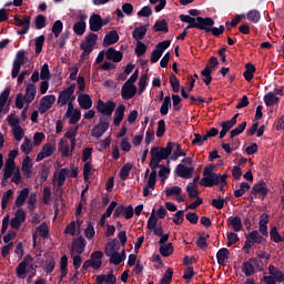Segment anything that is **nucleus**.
<instances>
[{
    "instance_id": "obj_15",
    "label": "nucleus",
    "mask_w": 284,
    "mask_h": 284,
    "mask_svg": "<svg viewBox=\"0 0 284 284\" xmlns=\"http://www.w3.org/2000/svg\"><path fill=\"white\" fill-rule=\"evenodd\" d=\"M37 97V85L34 83H29L26 87V94L23 97L24 103H32Z\"/></svg>"
},
{
    "instance_id": "obj_23",
    "label": "nucleus",
    "mask_w": 284,
    "mask_h": 284,
    "mask_svg": "<svg viewBox=\"0 0 284 284\" xmlns=\"http://www.w3.org/2000/svg\"><path fill=\"white\" fill-rule=\"evenodd\" d=\"M125 116V104H120L114 112V120L113 123L115 126L121 125V122L123 121Z\"/></svg>"
},
{
    "instance_id": "obj_54",
    "label": "nucleus",
    "mask_w": 284,
    "mask_h": 284,
    "mask_svg": "<svg viewBox=\"0 0 284 284\" xmlns=\"http://www.w3.org/2000/svg\"><path fill=\"white\" fill-rule=\"evenodd\" d=\"M201 74L204 77L203 81L205 85H210V83H212V69L210 67H205Z\"/></svg>"
},
{
    "instance_id": "obj_64",
    "label": "nucleus",
    "mask_w": 284,
    "mask_h": 284,
    "mask_svg": "<svg viewBox=\"0 0 284 284\" xmlns=\"http://www.w3.org/2000/svg\"><path fill=\"white\" fill-rule=\"evenodd\" d=\"M12 133H13L16 141H21V139H23V136L26 134L23 132V128H21V125L14 126Z\"/></svg>"
},
{
    "instance_id": "obj_56",
    "label": "nucleus",
    "mask_w": 284,
    "mask_h": 284,
    "mask_svg": "<svg viewBox=\"0 0 284 284\" xmlns=\"http://www.w3.org/2000/svg\"><path fill=\"white\" fill-rule=\"evenodd\" d=\"M172 276H174V271L172 268H168L161 278V284H171L172 283Z\"/></svg>"
},
{
    "instance_id": "obj_18",
    "label": "nucleus",
    "mask_w": 284,
    "mask_h": 284,
    "mask_svg": "<svg viewBox=\"0 0 284 284\" xmlns=\"http://www.w3.org/2000/svg\"><path fill=\"white\" fill-rule=\"evenodd\" d=\"M105 55L106 60L113 61V63H121V61H123V53L121 51H116L114 48H109Z\"/></svg>"
},
{
    "instance_id": "obj_45",
    "label": "nucleus",
    "mask_w": 284,
    "mask_h": 284,
    "mask_svg": "<svg viewBox=\"0 0 284 284\" xmlns=\"http://www.w3.org/2000/svg\"><path fill=\"white\" fill-rule=\"evenodd\" d=\"M48 19L43 14H38L34 19L36 30H43L47 26Z\"/></svg>"
},
{
    "instance_id": "obj_26",
    "label": "nucleus",
    "mask_w": 284,
    "mask_h": 284,
    "mask_svg": "<svg viewBox=\"0 0 284 284\" xmlns=\"http://www.w3.org/2000/svg\"><path fill=\"white\" fill-rule=\"evenodd\" d=\"M121 250V245L119 244V240L113 239L111 242L106 243L104 254L108 256L109 254H116Z\"/></svg>"
},
{
    "instance_id": "obj_24",
    "label": "nucleus",
    "mask_w": 284,
    "mask_h": 284,
    "mask_svg": "<svg viewBox=\"0 0 284 284\" xmlns=\"http://www.w3.org/2000/svg\"><path fill=\"white\" fill-rule=\"evenodd\" d=\"M30 255H27L24 260L17 266L16 272L18 278H26V274H28V260Z\"/></svg>"
},
{
    "instance_id": "obj_28",
    "label": "nucleus",
    "mask_w": 284,
    "mask_h": 284,
    "mask_svg": "<svg viewBox=\"0 0 284 284\" xmlns=\"http://www.w3.org/2000/svg\"><path fill=\"white\" fill-rule=\"evenodd\" d=\"M78 103L82 110H90L92 108V98H90V94L79 95Z\"/></svg>"
},
{
    "instance_id": "obj_20",
    "label": "nucleus",
    "mask_w": 284,
    "mask_h": 284,
    "mask_svg": "<svg viewBox=\"0 0 284 284\" xmlns=\"http://www.w3.org/2000/svg\"><path fill=\"white\" fill-rule=\"evenodd\" d=\"M258 263L256 258H250L248 261L243 263L242 272L245 276H254V264Z\"/></svg>"
},
{
    "instance_id": "obj_25",
    "label": "nucleus",
    "mask_w": 284,
    "mask_h": 284,
    "mask_svg": "<svg viewBox=\"0 0 284 284\" xmlns=\"http://www.w3.org/2000/svg\"><path fill=\"white\" fill-rule=\"evenodd\" d=\"M268 276H273V278L275 281H277V283H283L284 282V273L283 271L278 270V267L274 266V265H270L268 266Z\"/></svg>"
},
{
    "instance_id": "obj_2",
    "label": "nucleus",
    "mask_w": 284,
    "mask_h": 284,
    "mask_svg": "<svg viewBox=\"0 0 284 284\" xmlns=\"http://www.w3.org/2000/svg\"><path fill=\"white\" fill-rule=\"evenodd\" d=\"M27 61H28V57H26V50H19L13 60V67L11 71L12 79H17L18 77V85H21V83L26 81V77L30 74L29 70H24L21 72V65H26ZM19 72L21 73L19 74Z\"/></svg>"
},
{
    "instance_id": "obj_9",
    "label": "nucleus",
    "mask_w": 284,
    "mask_h": 284,
    "mask_svg": "<svg viewBox=\"0 0 284 284\" xmlns=\"http://www.w3.org/2000/svg\"><path fill=\"white\" fill-rule=\"evenodd\" d=\"M77 19H78V22L73 24V32L78 37H83V34H85V28H87L85 20L88 19V14L81 13L78 16Z\"/></svg>"
},
{
    "instance_id": "obj_58",
    "label": "nucleus",
    "mask_w": 284,
    "mask_h": 284,
    "mask_svg": "<svg viewBox=\"0 0 284 284\" xmlns=\"http://www.w3.org/2000/svg\"><path fill=\"white\" fill-rule=\"evenodd\" d=\"M40 79L42 81H50V67L48 63H44L40 71Z\"/></svg>"
},
{
    "instance_id": "obj_34",
    "label": "nucleus",
    "mask_w": 284,
    "mask_h": 284,
    "mask_svg": "<svg viewBox=\"0 0 284 284\" xmlns=\"http://www.w3.org/2000/svg\"><path fill=\"white\" fill-rule=\"evenodd\" d=\"M254 72H256V67L252 63H246L245 71L243 72L244 79L248 82L252 81V79H254Z\"/></svg>"
},
{
    "instance_id": "obj_10",
    "label": "nucleus",
    "mask_w": 284,
    "mask_h": 284,
    "mask_svg": "<svg viewBox=\"0 0 284 284\" xmlns=\"http://www.w3.org/2000/svg\"><path fill=\"white\" fill-rule=\"evenodd\" d=\"M212 26H214V19L196 17L195 24L193 28H197V30H204L207 33L210 32V29L212 28Z\"/></svg>"
},
{
    "instance_id": "obj_59",
    "label": "nucleus",
    "mask_w": 284,
    "mask_h": 284,
    "mask_svg": "<svg viewBox=\"0 0 284 284\" xmlns=\"http://www.w3.org/2000/svg\"><path fill=\"white\" fill-rule=\"evenodd\" d=\"M184 216H185V211H183V210L178 211V212L174 214L173 223H174L175 225H182V223L185 221Z\"/></svg>"
},
{
    "instance_id": "obj_30",
    "label": "nucleus",
    "mask_w": 284,
    "mask_h": 284,
    "mask_svg": "<svg viewBox=\"0 0 284 284\" xmlns=\"http://www.w3.org/2000/svg\"><path fill=\"white\" fill-rule=\"evenodd\" d=\"M28 196H30V189L29 187L22 189L16 199L17 207H21L22 205H24Z\"/></svg>"
},
{
    "instance_id": "obj_22",
    "label": "nucleus",
    "mask_w": 284,
    "mask_h": 284,
    "mask_svg": "<svg viewBox=\"0 0 284 284\" xmlns=\"http://www.w3.org/2000/svg\"><path fill=\"white\" fill-rule=\"evenodd\" d=\"M217 263L222 266L227 265V261L230 260V250L226 247H222L216 253Z\"/></svg>"
},
{
    "instance_id": "obj_55",
    "label": "nucleus",
    "mask_w": 284,
    "mask_h": 284,
    "mask_svg": "<svg viewBox=\"0 0 284 284\" xmlns=\"http://www.w3.org/2000/svg\"><path fill=\"white\" fill-rule=\"evenodd\" d=\"M43 43H45V36H40L36 38V54H41L43 51Z\"/></svg>"
},
{
    "instance_id": "obj_5",
    "label": "nucleus",
    "mask_w": 284,
    "mask_h": 284,
    "mask_svg": "<svg viewBox=\"0 0 284 284\" xmlns=\"http://www.w3.org/2000/svg\"><path fill=\"white\" fill-rule=\"evenodd\" d=\"M13 21V23L18 28H21L20 30L17 31V34H28V32L30 31V16H23L22 18L20 16H14Z\"/></svg>"
},
{
    "instance_id": "obj_40",
    "label": "nucleus",
    "mask_w": 284,
    "mask_h": 284,
    "mask_svg": "<svg viewBox=\"0 0 284 284\" xmlns=\"http://www.w3.org/2000/svg\"><path fill=\"white\" fill-rule=\"evenodd\" d=\"M36 232L39 236H41V239H48L50 234V229L48 227V223L42 222L41 225H39L36 229Z\"/></svg>"
},
{
    "instance_id": "obj_49",
    "label": "nucleus",
    "mask_w": 284,
    "mask_h": 284,
    "mask_svg": "<svg viewBox=\"0 0 284 284\" xmlns=\"http://www.w3.org/2000/svg\"><path fill=\"white\" fill-rule=\"evenodd\" d=\"M180 21H182L183 23H189L186 27V30H191V28H194V24L196 22V18H193L191 16L187 14H181L180 16Z\"/></svg>"
},
{
    "instance_id": "obj_38",
    "label": "nucleus",
    "mask_w": 284,
    "mask_h": 284,
    "mask_svg": "<svg viewBox=\"0 0 284 284\" xmlns=\"http://www.w3.org/2000/svg\"><path fill=\"white\" fill-rule=\"evenodd\" d=\"M270 236L273 243H284V236L278 233V229L276 226L271 229Z\"/></svg>"
},
{
    "instance_id": "obj_8",
    "label": "nucleus",
    "mask_w": 284,
    "mask_h": 284,
    "mask_svg": "<svg viewBox=\"0 0 284 284\" xmlns=\"http://www.w3.org/2000/svg\"><path fill=\"white\" fill-rule=\"evenodd\" d=\"M251 194L253 196H256V194H260L262 199H265V196L270 194V190L267 187V183L265 182V180H260L258 183H255L251 190Z\"/></svg>"
},
{
    "instance_id": "obj_14",
    "label": "nucleus",
    "mask_w": 284,
    "mask_h": 284,
    "mask_svg": "<svg viewBox=\"0 0 284 284\" xmlns=\"http://www.w3.org/2000/svg\"><path fill=\"white\" fill-rule=\"evenodd\" d=\"M89 28L92 32H99L102 30L103 24L101 23V14L93 13L89 19Z\"/></svg>"
},
{
    "instance_id": "obj_3",
    "label": "nucleus",
    "mask_w": 284,
    "mask_h": 284,
    "mask_svg": "<svg viewBox=\"0 0 284 284\" xmlns=\"http://www.w3.org/2000/svg\"><path fill=\"white\" fill-rule=\"evenodd\" d=\"M110 130V119L101 115L99 123L93 126L91 130V136H94L95 139H101L105 132Z\"/></svg>"
},
{
    "instance_id": "obj_46",
    "label": "nucleus",
    "mask_w": 284,
    "mask_h": 284,
    "mask_svg": "<svg viewBox=\"0 0 284 284\" xmlns=\"http://www.w3.org/2000/svg\"><path fill=\"white\" fill-rule=\"evenodd\" d=\"M250 183L247 182H242L240 184V189L234 191V196L235 199H241V196H243V194H245V192H247V190H250Z\"/></svg>"
},
{
    "instance_id": "obj_33",
    "label": "nucleus",
    "mask_w": 284,
    "mask_h": 284,
    "mask_svg": "<svg viewBox=\"0 0 284 284\" xmlns=\"http://www.w3.org/2000/svg\"><path fill=\"white\" fill-rule=\"evenodd\" d=\"M154 32H170V27L168 26V21L165 20H158L153 26Z\"/></svg>"
},
{
    "instance_id": "obj_36",
    "label": "nucleus",
    "mask_w": 284,
    "mask_h": 284,
    "mask_svg": "<svg viewBox=\"0 0 284 284\" xmlns=\"http://www.w3.org/2000/svg\"><path fill=\"white\" fill-rule=\"evenodd\" d=\"M170 108H172V98H170V95H166L160 108V114H162V116H166L168 112H170Z\"/></svg>"
},
{
    "instance_id": "obj_17",
    "label": "nucleus",
    "mask_w": 284,
    "mask_h": 284,
    "mask_svg": "<svg viewBox=\"0 0 284 284\" xmlns=\"http://www.w3.org/2000/svg\"><path fill=\"white\" fill-rule=\"evenodd\" d=\"M114 43H119V32H116V30H112L104 36L102 45L103 48H108L114 45Z\"/></svg>"
},
{
    "instance_id": "obj_53",
    "label": "nucleus",
    "mask_w": 284,
    "mask_h": 284,
    "mask_svg": "<svg viewBox=\"0 0 284 284\" xmlns=\"http://www.w3.org/2000/svg\"><path fill=\"white\" fill-rule=\"evenodd\" d=\"M106 256L110 258L109 263H111L112 265H121L122 258H121V253H108L106 252Z\"/></svg>"
},
{
    "instance_id": "obj_32",
    "label": "nucleus",
    "mask_w": 284,
    "mask_h": 284,
    "mask_svg": "<svg viewBox=\"0 0 284 284\" xmlns=\"http://www.w3.org/2000/svg\"><path fill=\"white\" fill-rule=\"evenodd\" d=\"M55 101H57V97L54 94L44 95L40 100V105H44L48 110H51Z\"/></svg>"
},
{
    "instance_id": "obj_6",
    "label": "nucleus",
    "mask_w": 284,
    "mask_h": 284,
    "mask_svg": "<svg viewBox=\"0 0 284 284\" xmlns=\"http://www.w3.org/2000/svg\"><path fill=\"white\" fill-rule=\"evenodd\" d=\"M97 110L102 113L103 116H112L114 110H116V103H114V101L103 102V100L100 99L98 100Z\"/></svg>"
},
{
    "instance_id": "obj_61",
    "label": "nucleus",
    "mask_w": 284,
    "mask_h": 284,
    "mask_svg": "<svg viewBox=\"0 0 284 284\" xmlns=\"http://www.w3.org/2000/svg\"><path fill=\"white\" fill-rule=\"evenodd\" d=\"M183 192V190L181 189V186H171V187H168L165 190V194L166 196H176L179 194H181Z\"/></svg>"
},
{
    "instance_id": "obj_52",
    "label": "nucleus",
    "mask_w": 284,
    "mask_h": 284,
    "mask_svg": "<svg viewBox=\"0 0 284 284\" xmlns=\"http://www.w3.org/2000/svg\"><path fill=\"white\" fill-rule=\"evenodd\" d=\"M150 154H151V160H153V161H158V162H160V163H161L162 161H165V159L163 158V155H162L161 152H160L159 146H153V148L151 149Z\"/></svg>"
},
{
    "instance_id": "obj_4",
    "label": "nucleus",
    "mask_w": 284,
    "mask_h": 284,
    "mask_svg": "<svg viewBox=\"0 0 284 284\" xmlns=\"http://www.w3.org/2000/svg\"><path fill=\"white\" fill-rule=\"evenodd\" d=\"M97 41H99V34L89 32L84 40L80 42V50H84V52H92L94 50V45H97Z\"/></svg>"
},
{
    "instance_id": "obj_27",
    "label": "nucleus",
    "mask_w": 284,
    "mask_h": 284,
    "mask_svg": "<svg viewBox=\"0 0 284 284\" xmlns=\"http://www.w3.org/2000/svg\"><path fill=\"white\" fill-rule=\"evenodd\" d=\"M227 223L229 227H232L234 232H241L243 230V222L240 216H230Z\"/></svg>"
},
{
    "instance_id": "obj_12",
    "label": "nucleus",
    "mask_w": 284,
    "mask_h": 284,
    "mask_svg": "<svg viewBox=\"0 0 284 284\" xmlns=\"http://www.w3.org/2000/svg\"><path fill=\"white\" fill-rule=\"evenodd\" d=\"M54 146L52 145V143H47L42 146L41 152L38 153L36 161L37 163L43 161V159H48L50 156H52V154H54Z\"/></svg>"
},
{
    "instance_id": "obj_62",
    "label": "nucleus",
    "mask_w": 284,
    "mask_h": 284,
    "mask_svg": "<svg viewBox=\"0 0 284 284\" xmlns=\"http://www.w3.org/2000/svg\"><path fill=\"white\" fill-rule=\"evenodd\" d=\"M165 135V120H160L158 122L156 136L158 139H162Z\"/></svg>"
},
{
    "instance_id": "obj_42",
    "label": "nucleus",
    "mask_w": 284,
    "mask_h": 284,
    "mask_svg": "<svg viewBox=\"0 0 284 284\" xmlns=\"http://www.w3.org/2000/svg\"><path fill=\"white\" fill-rule=\"evenodd\" d=\"M246 19L247 21H251V23H258L261 21V12L256 9H253L247 12Z\"/></svg>"
},
{
    "instance_id": "obj_50",
    "label": "nucleus",
    "mask_w": 284,
    "mask_h": 284,
    "mask_svg": "<svg viewBox=\"0 0 284 284\" xmlns=\"http://www.w3.org/2000/svg\"><path fill=\"white\" fill-rule=\"evenodd\" d=\"M97 234V232L94 231V221H88V226L84 230V236L85 239H94V235Z\"/></svg>"
},
{
    "instance_id": "obj_63",
    "label": "nucleus",
    "mask_w": 284,
    "mask_h": 284,
    "mask_svg": "<svg viewBox=\"0 0 284 284\" xmlns=\"http://www.w3.org/2000/svg\"><path fill=\"white\" fill-rule=\"evenodd\" d=\"M148 88V73H144L140 77L139 80V92L140 94Z\"/></svg>"
},
{
    "instance_id": "obj_51",
    "label": "nucleus",
    "mask_w": 284,
    "mask_h": 284,
    "mask_svg": "<svg viewBox=\"0 0 284 284\" xmlns=\"http://www.w3.org/2000/svg\"><path fill=\"white\" fill-rule=\"evenodd\" d=\"M248 239H251L252 242H253L255 245H261V243H263V241H264L263 235H261V233H258L257 230L252 231V232L248 234Z\"/></svg>"
},
{
    "instance_id": "obj_47",
    "label": "nucleus",
    "mask_w": 284,
    "mask_h": 284,
    "mask_svg": "<svg viewBox=\"0 0 284 284\" xmlns=\"http://www.w3.org/2000/svg\"><path fill=\"white\" fill-rule=\"evenodd\" d=\"M103 264V261H91L87 260L83 265L82 270H88L89 267H92L93 270H100L101 265Z\"/></svg>"
},
{
    "instance_id": "obj_16",
    "label": "nucleus",
    "mask_w": 284,
    "mask_h": 284,
    "mask_svg": "<svg viewBox=\"0 0 284 284\" xmlns=\"http://www.w3.org/2000/svg\"><path fill=\"white\" fill-rule=\"evenodd\" d=\"M85 245H88L85 239H83V236H80L72 242L71 252H75L77 254H83V252H85Z\"/></svg>"
},
{
    "instance_id": "obj_11",
    "label": "nucleus",
    "mask_w": 284,
    "mask_h": 284,
    "mask_svg": "<svg viewBox=\"0 0 284 284\" xmlns=\"http://www.w3.org/2000/svg\"><path fill=\"white\" fill-rule=\"evenodd\" d=\"M175 173L181 179H192L194 174V166H185V164H178Z\"/></svg>"
},
{
    "instance_id": "obj_60",
    "label": "nucleus",
    "mask_w": 284,
    "mask_h": 284,
    "mask_svg": "<svg viewBox=\"0 0 284 284\" xmlns=\"http://www.w3.org/2000/svg\"><path fill=\"white\" fill-rule=\"evenodd\" d=\"M21 152H23V154H30V152H32V144L30 142V139L26 138L23 143L20 146Z\"/></svg>"
},
{
    "instance_id": "obj_7",
    "label": "nucleus",
    "mask_w": 284,
    "mask_h": 284,
    "mask_svg": "<svg viewBox=\"0 0 284 284\" xmlns=\"http://www.w3.org/2000/svg\"><path fill=\"white\" fill-rule=\"evenodd\" d=\"M74 90H77V84L73 83L59 94L58 105L60 108L68 104V101H70V99H72V94H74Z\"/></svg>"
},
{
    "instance_id": "obj_37",
    "label": "nucleus",
    "mask_w": 284,
    "mask_h": 284,
    "mask_svg": "<svg viewBox=\"0 0 284 284\" xmlns=\"http://www.w3.org/2000/svg\"><path fill=\"white\" fill-rule=\"evenodd\" d=\"M186 194L189 199H199V185L189 183L186 185Z\"/></svg>"
},
{
    "instance_id": "obj_29",
    "label": "nucleus",
    "mask_w": 284,
    "mask_h": 284,
    "mask_svg": "<svg viewBox=\"0 0 284 284\" xmlns=\"http://www.w3.org/2000/svg\"><path fill=\"white\" fill-rule=\"evenodd\" d=\"M264 103L266 108H272V105H278V103H281V99L276 97L275 93L268 92L264 95Z\"/></svg>"
},
{
    "instance_id": "obj_21",
    "label": "nucleus",
    "mask_w": 284,
    "mask_h": 284,
    "mask_svg": "<svg viewBox=\"0 0 284 284\" xmlns=\"http://www.w3.org/2000/svg\"><path fill=\"white\" fill-rule=\"evenodd\" d=\"M14 170H17V164L14 163V160L8 159L4 163L3 176L6 179H11L12 174H14Z\"/></svg>"
},
{
    "instance_id": "obj_35",
    "label": "nucleus",
    "mask_w": 284,
    "mask_h": 284,
    "mask_svg": "<svg viewBox=\"0 0 284 284\" xmlns=\"http://www.w3.org/2000/svg\"><path fill=\"white\" fill-rule=\"evenodd\" d=\"M10 87L6 88L1 93H0V114L3 112V108H6V103H8V99H10Z\"/></svg>"
},
{
    "instance_id": "obj_57",
    "label": "nucleus",
    "mask_w": 284,
    "mask_h": 284,
    "mask_svg": "<svg viewBox=\"0 0 284 284\" xmlns=\"http://www.w3.org/2000/svg\"><path fill=\"white\" fill-rule=\"evenodd\" d=\"M148 52V47L145 43L138 41L136 47H135V54L138 58L143 57Z\"/></svg>"
},
{
    "instance_id": "obj_39",
    "label": "nucleus",
    "mask_w": 284,
    "mask_h": 284,
    "mask_svg": "<svg viewBox=\"0 0 284 284\" xmlns=\"http://www.w3.org/2000/svg\"><path fill=\"white\" fill-rule=\"evenodd\" d=\"M70 174V170L68 169H60L58 173V179H57V185L58 187H63L65 185V176Z\"/></svg>"
},
{
    "instance_id": "obj_31",
    "label": "nucleus",
    "mask_w": 284,
    "mask_h": 284,
    "mask_svg": "<svg viewBox=\"0 0 284 284\" xmlns=\"http://www.w3.org/2000/svg\"><path fill=\"white\" fill-rule=\"evenodd\" d=\"M145 34H148V28L145 26L138 27L132 32V37L135 41H143Z\"/></svg>"
},
{
    "instance_id": "obj_43",
    "label": "nucleus",
    "mask_w": 284,
    "mask_h": 284,
    "mask_svg": "<svg viewBox=\"0 0 284 284\" xmlns=\"http://www.w3.org/2000/svg\"><path fill=\"white\" fill-rule=\"evenodd\" d=\"M160 254L162 256H164L165 258H168V256H172V254H174V246L172 245V243L161 245L160 246Z\"/></svg>"
},
{
    "instance_id": "obj_41",
    "label": "nucleus",
    "mask_w": 284,
    "mask_h": 284,
    "mask_svg": "<svg viewBox=\"0 0 284 284\" xmlns=\"http://www.w3.org/2000/svg\"><path fill=\"white\" fill-rule=\"evenodd\" d=\"M246 128H247V122L246 121L242 122L241 124H239L235 129H233L230 132V139H234L235 136L243 134V132H245Z\"/></svg>"
},
{
    "instance_id": "obj_1",
    "label": "nucleus",
    "mask_w": 284,
    "mask_h": 284,
    "mask_svg": "<svg viewBox=\"0 0 284 284\" xmlns=\"http://www.w3.org/2000/svg\"><path fill=\"white\" fill-rule=\"evenodd\" d=\"M216 166L214 164L205 166L203 170V178L200 181L202 187H214V185H227V174L214 173Z\"/></svg>"
},
{
    "instance_id": "obj_44",
    "label": "nucleus",
    "mask_w": 284,
    "mask_h": 284,
    "mask_svg": "<svg viewBox=\"0 0 284 284\" xmlns=\"http://www.w3.org/2000/svg\"><path fill=\"white\" fill-rule=\"evenodd\" d=\"M133 165L131 163L124 164L120 170V179L121 181H128V176H130V172H132Z\"/></svg>"
},
{
    "instance_id": "obj_19",
    "label": "nucleus",
    "mask_w": 284,
    "mask_h": 284,
    "mask_svg": "<svg viewBox=\"0 0 284 284\" xmlns=\"http://www.w3.org/2000/svg\"><path fill=\"white\" fill-rule=\"evenodd\" d=\"M95 281L98 284H116V275H114V271H111L108 275H98Z\"/></svg>"
},
{
    "instance_id": "obj_48",
    "label": "nucleus",
    "mask_w": 284,
    "mask_h": 284,
    "mask_svg": "<svg viewBox=\"0 0 284 284\" xmlns=\"http://www.w3.org/2000/svg\"><path fill=\"white\" fill-rule=\"evenodd\" d=\"M51 31L53 32L55 39H59V37L61 36V32H63V22L61 20H57L53 23Z\"/></svg>"
},
{
    "instance_id": "obj_13",
    "label": "nucleus",
    "mask_w": 284,
    "mask_h": 284,
    "mask_svg": "<svg viewBox=\"0 0 284 284\" xmlns=\"http://www.w3.org/2000/svg\"><path fill=\"white\" fill-rule=\"evenodd\" d=\"M121 97L125 99V101L134 99V97H136V85L124 83L121 89Z\"/></svg>"
}]
</instances>
